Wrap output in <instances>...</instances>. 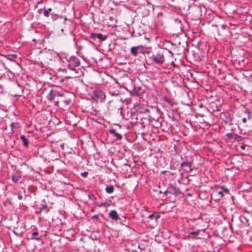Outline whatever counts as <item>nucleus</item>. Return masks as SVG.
Listing matches in <instances>:
<instances>
[{
  "instance_id": "obj_29",
  "label": "nucleus",
  "mask_w": 252,
  "mask_h": 252,
  "mask_svg": "<svg viewBox=\"0 0 252 252\" xmlns=\"http://www.w3.org/2000/svg\"><path fill=\"white\" fill-rule=\"evenodd\" d=\"M241 148L242 149H245L244 146H243V145L241 146Z\"/></svg>"
},
{
  "instance_id": "obj_27",
  "label": "nucleus",
  "mask_w": 252,
  "mask_h": 252,
  "mask_svg": "<svg viewBox=\"0 0 252 252\" xmlns=\"http://www.w3.org/2000/svg\"><path fill=\"white\" fill-rule=\"evenodd\" d=\"M61 147H62V149H63V148H64V145H63V144H62V145H61Z\"/></svg>"
},
{
  "instance_id": "obj_10",
  "label": "nucleus",
  "mask_w": 252,
  "mask_h": 252,
  "mask_svg": "<svg viewBox=\"0 0 252 252\" xmlns=\"http://www.w3.org/2000/svg\"><path fill=\"white\" fill-rule=\"evenodd\" d=\"M55 97V93H54L53 91H52L47 96V98L49 101H52L54 100Z\"/></svg>"
},
{
  "instance_id": "obj_25",
  "label": "nucleus",
  "mask_w": 252,
  "mask_h": 252,
  "mask_svg": "<svg viewBox=\"0 0 252 252\" xmlns=\"http://www.w3.org/2000/svg\"><path fill=\"white\" fill-rule=\"evenodd\" d=\"M155 215L154 214H151L149 215L148 218L150 219H153Z\"/></svg>"
},
{
  "instance_id": "obj_30",
  "label": "nucleus",
  "mask_w": 252,
  "mask_h": 252,
  "mask_svg": "<svg viewBox=\"0 0 252 252\" xmlns=\"http://www.w3.org/2000/svg\"><path fill=\"white\" fill-rule=\"evenodd\" d=\"M14 125V124L13 123H12L11 124V126L13 127Z\"/></svg>"
},
{
  "instance_id": "obj_20",
  "label": "nucleus",
  "mask_w": 252,
  "mask_h": 252,
  "mask_svg": "<svg viewBox=\"0 0 252 252\" xmlns=\"http://www.w3.org/2000/svg\"><path fill=\"white\" fill-rule=\"evenodd\" d=\"M63 102L65 105H68L70 102V99H66V100H63Z\"/></svg>"
},
{
  "instance_id": "obj_2",
  "label": "nucleus",
  "mask_w": 252,
  "mask_h": 252,
  "mask_svg": "<svg viewBox=\"0 0 252 252\" xmlns=\"http://www.w3.org/2000/svg\"><path fill=\"white\" fill-rule=\"evenodd\" d=\"M106 98L105 94L102 91L96 90L93 93V98L96 101H103Z\"/></svg>"
},
{
  "instance_id": "obj_1",
  "label": "nucleus",
  "mask_w": 252,
  "mask_h": 252,
  "mask_svg": "<svg viewBox=\"0 0 252 252\" xmlns=\"http://www.w3.org/2000/svg\"><path fill=\"white\" fill-rule=\"evenodd\" d=\"M151 60L157 64H162L165 61L164 52L160 50L156 54H153L151 57Z\"/></svg>"
},
{
  "instance_id": "obj_17",
  "label": "nucleus",
  "mask_w": 252,
  "mask_h": 252,
  "mask_svg": "<svg viewBox=\"0 0 252 252\" xmlns=\"http://www.w3.org/2000/svg\"><path fill=\"white\" fill-rule=\"evenodd\" d=\"M175 189H176L175 188H174V187H171V188H169L168 190H165L164 191V193L165 195H167L168 192L171 193L172 191H175Z\"/></svg>"
},
{
  "instance_id": "obj_28",
  "label": "nucleus",
  "mask_w": 252,
  "mask_h": 252,
  "mask_svg": "<svg viewBox=\"0 0 252 252\" xmlns=\"http://www.w3.org/2000/svg\"><path fill=\"white\" fill-rule=\"evenodd\" d=\"M224 190L225 191L227 192H228V189H224Z\"/></svg>"
},
{
  "instance_id": "obj_12",
  "label": "nucleus",
  "mask_w": 252,
  "mask_h": 252,
  "mask_svg": "<svg viewBox=\"0 0 252 252\" xmlns=\"http://www.w3.org/2000/svg\"><path fill=\"white\" fill-rule=\"evenodd\" d=\"M20 139L23 142V145L25 147L28 146L29 143L26 137L24 135H21L20 136Z\"/></svg>"
},
{
  "instance_id": "obj_6",
  "label": "nucleus",
  "mask_w": 252,
  "mask_h": 252,
  "mask_svg": "<svg viewBox=\"0 0 252 252\" xmlns=\"http://www.w3.org/2000/svg\"><path fill=\"white\" fill-rule=\"evenodd\" d=\"M109 216L112 220H117L119 219L118 214L115 210L111 211L109 213Z\"/></svg>"
},
{
  "instance_id": "obj_11",
  "label": "nucleus",
  "mask_w": 252,
  "mask_h": 252,
  "mask_svg": "<svg viewBox=\"0 0 252 252\" xmlns=\"http://www.w3.org/2000/svg\"><path fill=\"white\" fill-rule=\"evenodd\" d=\"M138 47L137 46H133L132 47L131 49H130V52L131 53L136 56L137 54H138V52H137V50H138Z\"/></svg>"
},
{
  "instance_id": "obj_18",
  "label": "nucleus",
  "mask_w": 252,
  "mask_h": 252,
  "mask_svg": "<svg viewBox=\"0 0 252 252\" xmlns=\"http://www.w3.org/2000/svg\"><path fill=\"white\" fill-rule=\"evenodd\" d=\"M22 230L21 232H19L17 228H15V230H14V232L17 234V235H20L21 233H22L25 230V228L24 227L22 228Z\"/></svg>"
},
{
  "instance_id": "obj_9",
  "label": "nucleus",
  "mask_w": 252,
  "mask_h": 252,
  "mask_svg": "<svg viewBox=\"0 0 252 252\" xmlns=\"http://www.w3.org/2000/svg\"><path fill=\"white\" fill-rule=\"evenodd\" d=\"M192 162H183L181 163V167L188 166L189 167V172H191L192 170L191 168Z\"/></svg>"
},
{
  "instance_id": "obj_14",
  "label": "nucleus",
  "mask_w": 252,
  "mask_h": 252,
  "mask_svg": "<svg viewBox=\"0 0 252 252\" xmlns=\"http://www.w3.org/2000/svg\"><path fill=\"white\" fill-rule=\"evenodd\" d=\"M105 190L108 193H111L114 191V188L112 186H107Z\"/></svg>"
},
{
  "instance_id": "obj_8",
  "label": "nucleus",
  "mask_w": 252,
  "mask_h": 252,
  "mask_svg": "<svg viewBox=\"0 0 252 252\" xmlns=\"http://www.w3.org/2000/svg\"><path fill=\"white\" fill-rule=\"evenodd\" d=\"M21 176L17 172L14 173L12 176V180L15 183H17L20 179Z\"/></svg>"
},
{
  "instance_id": "obj_4",
  "label": "nucleus",
  "mask_w": 252,
  "mask_h": 252,
  "mask_svg": "<svg viewBox=\"0 0 252 252\" xmlns=\"http://www.w3.org/2000/svg\"><path fill=\"white\" fill-rule=\"evenodd\" d=\"M91 37L92 38H97L101 41L105 40L107 38V35H103L101 33H91Z\"/></svg>"
},
{
  "instance_id": "obj_13",
  "label": "nucleus",
  "mask_w": 252,
  "mask_h": 252,
  "mask_svg": "<svg viewBox=\"0 0 252 252\" xmlns=\"http://www.w3.org/2000/svg\"><path fill=\"white\" fill-rule=\"evenodd\" d=\"M241 221L244 223L246 226H249V223L248 222V220L244 216H241L240 217Z\"/></svg>"
},
{
  "instance_id": "obj_22",
  "label": "nucleus",
  "mask_w": 252,
  "mask_h": 252,
  "mask_svg": "<svg viewBox=\"0 0 252 252\" xmlns=\"http://www.w3.org/2000/svg\"><path fill=\"white\" fill-rule=\"evenodd\" d=\"M190 234L193 235H197L199 234V231L192 232H190Z\"/></svg>"
},
{
  "instance_id": "obj_21",
  "label": "nucleus",
  "mask_w": 252,
  "mask_h": 252,
  "mask_svg": "<svg viewBox=\"0 0 252 252\" xmlns=\"http://www.w3.org/2000/svg\"><path fill=\"white\" fill-rule=\"evenodd\" d=\"M218 194L219 195L220 197H222L223 196V192L222 191H220L218 192Z\"/></svg>"
},
{
  "instance_id": "obj_31",
  "label": "nucleus",
  "mask_w": 252,
  "mask_h": 252,
  "mask_svg": "<svg viewBox=\"0 0 252 252\" xmlns=\"http://www.w3.org/2000/svg\"><path fill=\"white\" fill-rule=\"evenodd\" d=\"M56 104H57V105H58V101H57V102H56Z\"/></svg>"
},
{
  "instance_id": "obj_16",
  "label": "nucleus",
  "mask_w": 252,
  "mask_h": 252,
  "mask_svg": "<svg viewBox=\"0 0 252 252\" xmlns=\"http://www.w3.org/2000/svg\"><path fill=\"white\" fill-rule=\"evenodd\" d=\"M52 10L51 8H49L47 10H45L44 11V15L48 17L49 16V13Z\"/></svg>"
},
{
  "instance_id": "obj_15",
  "label": "nucleus",
  "mask_w": 252,
  "mask_h": 252,
  "mask_svg": "<svg viewBox=\"0 0 252 252\" xmlns=\"http://www.w3.org/2000/svg\"><path fill=\"white\" fill-rule=\"evenodd\" d=\"M38 235V233L37 232H33L32 233V237H31V239H35V240H36L37 241L40 240V237H34V236H37Z\"/></svg>"
},
{
  "instance_id": "obj_26",
  "label": "nucleus",
  "mask_w": 252,
  "mask_h": 252,
  "mask_svg": "<svg viewBox=\"0 0 252 252\" xmlns=\"http://www.w3.org/2000/svg\"><path fill=\"white\" fill-rule=\"evenodd\" d=\"M18 199H19V200H22V198H23V196H22L21 195H19L18 196Z\"/></svg>"
},
{
  "instance_id": "obj_32",
  "label": "nucleus",
  "mask_w": 252,
  "mask_h": 252,
  "mask_svg": "<svg viewBox=\"0 0 252 252\" xmlns=\"http://www.w3.org/2000/svg\"><path fill=\"white\" fill-rule=\"evenodd\" d=\"M61 31H62V32H63V30L62 29L61 30Z\"/></svg>"
},
{
  "instance_id": "obj_5",
  "label": "nucleus",
  "mask_w": 252,
  "mask_h": 252,
  "mask_svg": "<svg viewBox=\"0 0 252 252\" xmlns=\"http://www.w3.org/2000/svg\"><path fill=\"white\" fill-rule=\"evenodd\" d=\"M72 64H74V66H78L80 64V62L78 60L76 59H74L69 61L68 68L71 70H75V69L71 67Z\"/></svg>"
},
{
  "instance_id": "obj_19",
  "label": "nucleus",
  "mask_w": 252,
  "mask_h": 252,
  "mask_svg": "<svg viewBox=\"0 0 252 252\" xmlns=\"http://www.w3.org/2000/svg\"><path fill=\"white\" fill-rule=\"evenodd\" d=\"M17 58V55L15 54L8 55V59L10 60H14Z\"/></svg>"
},
{
  "instance_id": "obj_23",
  "label": "nucleus",
  "mask_w": 252,
  "mask_h": 252,
  "mask_svg": "<svg viewBox=\"0 0 252 252\" xmlns=\"http://www.w3.org/2000/svg\"><path fill=\"white\" fill-rule=\"evenodd\" d=\"M81 174L84 177H87L88 173L87 172H85L82 173Z\"/></svg>"
},
{
  "instance_id": "obj_7",
  "label": "nucleus",
  "mask_w": 252,
  "mask_h": 252,
  "mask_svg": "<svg viewBox=\"0 0 252 252\" xmlns=\"http://www.w3.org/2000/svg\"><path fill=\"white\" fill-rule=\"evenodd\" d=\"M109 131H110V133L114 135L116 138L118 139H121L122 138V136L121 134L117 133L116 132V129H114V128H111L109 129Z\"/></svg>"
},
{
  "instance_id": "obj_3",
  "label": "nucleus",
  "mask_w": 252,
  "mask_h": 252,
  "mask_svg": "<svg viewBox=\"0 0 252 252\" xmlns=\"http://www.w3.org/2000/svg\"><path fill=\"white\" fill-rule=\"evenodd\" d=\"M242 126L244 128L251 130L252 128V119L249 116L246 118H243L242 119Z\"/></svg>"
},
{
  "instance_id": "obj_24",
  "label": "nucleus",
  "mask_w": 252,
  "mask_h": 252,
  "mask_svg": "<svg viewBox=\"0 0 252 252\" xmlns=\"http://www.w3.org/2000/svg\"><path fill=\"white\" fill-rule=\"evenodd\" d=\"M236 139L237 140V141H239L241 139V137L240 136H238V135H236Z\"/></svg>"
}]
</instances>
